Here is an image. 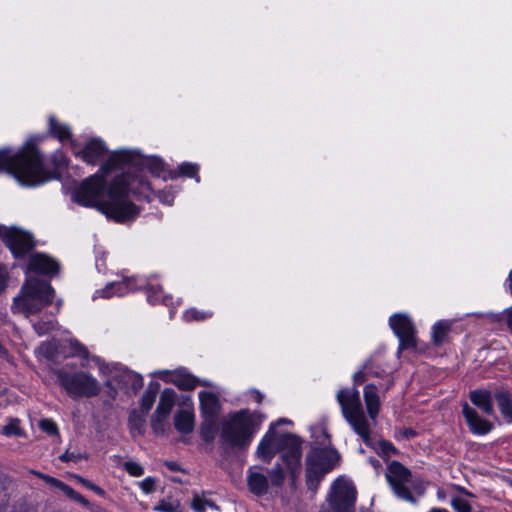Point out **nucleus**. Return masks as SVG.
Returning <instances> with one entry per match:
<instances>
[{
	"label": "nucleus",
	"mask_w": 512,
	"mask_h": 512,
	"mask_svg": "<svg viewBox=\"0 0 512 512\" xmlns=\"http://www.w3.org/2000/svg\"><path fill=\"white\" fill-rule=\"evenodd\" d=\"M107 173L100 169L86 178L74 192L73 200L82 206L97 207L117 222L134 219L139 214V208L130 201L129 196L148 198L150 183L142 175L124 173L113 179L105 197L104 174Z\"/></svg>",
	"instance_id": "1"
},
{
	"label": "nucleus",
	"mask_w": 512,
	"mask_h": 512,
	"mask_svg": "<svg viewBox=\"0 0 512 512\" xmlns=\"http://www.w3.org/2000/svg\"><path fill=\"white\" fill-rule=\"evenodd\" d=\"M0 172H8L22 186L41 185L56 175L45 169L42 157L32 140L17 152L9 149L0 150Z\"/></svg>",
	"instance_id": "2"
},
{
	"label": "nucleus",
	"mask_w": 512,
	"mask_h": 512,
	"mask_svg": "<svg viewBox=\"0 0 512 512\" xmlns=\"http://www.w3.org/2000/svg\"><path fill=\"white\" fill-rule=\"evenodd\" d=\"M301 440L294 434H279L274 430V424H271L269 430L265 433L257 447V456L262 461L270 463L276 453H282V460L286 464L295 478L300 471L302 457Z\"/></svg>",
	"instance_id": "3"
},
{
	"label": "nucleus",
	"mask_w": 512,
	"mask_h": 512,
	"mask_svg": "<svg viewBox=\"0 0 512 512\" xmlns=\"http://www.w3.org/2000/svg\"><path fill=\"white\" fill-rule=\"evenodd\" d=\"M54 296L55 291L49 282L28 277L20 294L14 298L12 311L26 317L37 314L52 303Z\"/></svg>",
	"instance_id": "4"
},
{
	"label": "nucleus",
	"mask_w": 512,
	"mask_h": 512,
	"mask_svg": "<svg viewBox=\"0 0 512 512\" xmlns=\"http://www.w3.org/2000/svg\"><path fill=\"white\" fill-rule=\"evenodd\" d=\"M262 419L248 410L229 414L222 422L221 439L231 447L248 446Z\"/></svg>",
	"instance_id": "5"
},
{
	"label": "nucleus",
	"mask_w": 512,
	"mask_h": 512,
	"mask_svg": "<svg viewBox=\"0 0 512 512\" xmlns=\"http://www.w3.org/2000/svg\"><path fill=\"white\" fill-rule=\"evenodd\" d=\"M336 399L343 417L352 430L366 445H371L370 423L364 412L359 391L355 387L341 389L337 392Z\"/></svg>",
	"instance_id": "6"
},
{
	"label": "nucleus",
	"mask_w": 512,
	"mask_h": 512,
	"mask_svg": "<svg viewBox=\"0 0 512 512\" xmlns=\"http://www.w3.org/2000/svg\"><path fill=\"white\" fill-rule=\"evenodd\" d=\"M147 169L151 174L159 177L164 171V162L156 156H143L134 150L113 151L106 163L101 167L104 172H110L116 168Z\"/></svg>",
	"instance_id": "7"
},
{
	"label": "nucleus",
	"mask_w": 512,
	"mask_h": 512,
	"mask_svg": "<svg viewBox=\"0 0 512 512\" xmlns=\"http://www.w3.org/2000/svg\"><path fill=\"white\" fill-rule=\"evenodd\" d=\"M385 477L394 494L407 502L415 504L416 498L411 490L419 495L423 494L425 486L422 482L414 480L411 471L398 461H392L385 472Z\"/></svg>",
	"instance_id": "8"
},
{
	"label": "nucleus",
	"mask_w": 512,
	"mask_h": 512,
	"mask_svg": "<svg viewBox=\"0 0 512 512\" xmlns=\"http://www.w3.org/2000/svg\"><path fill=\"white\" fill-rule=\"evenodd\" d=\"M55 375L59 385L73 399L94 397L100 392L97 379L86 372L70 373L65 369H58L55 371Z\"/></svg>",
	"instance_id": "9"
},
{
	"label": "nucleus",
	"mask_w": 512,
	"mask_h": 512,
	"mask_svg": "<svg viewBox=\"0 0 512 512\" xmlns=\"http://www.w3.org/2000/svg\"><path fill=\"white\" fill-rule=\"evenodd\" d=\"M340 460L334 448L313 449L307 456L306 483L309 489L316 490L325 474L330 472Z\"/></svg>",
	"instance_id": "10"
},
{
	"label": "nucleus",
	"mask_w": 512,
	"mask_h": 512,
	"mask_svg": "<svg viewBox=\"0 0 512 512\" xmlns=\"http://www.w3.org/2000/svg\"><path fill=\"white\" fill-rule=\"evenodd\" d=\"M356 489L350 481L337 479L319 512H354Z\"/></svg>",
	"instance_id": "11"
},
{
	"label": "nucleus",
	"mask_w": 512,
	"mask_h": 512,
	"mask_svg": "<svg viewBox=\"0 0 512 512\" xmlns=\"http://www.w3.org/2000/svg\"><path fill=\"white\" fill-rule=\"evenodd\" d=\"M71 145L74 155L89 165H96L102 162V166L113 153H108L106 143L100 138H91L84 145L72 141Z\"/></svg>",
	"instance_id": "12"
},
{
	"label": "nucleus",
	"mask_w": 512,
	"mask_h": 512,
	"mask_svg": "<svg viewBox=\"0 0 512 512\" xmlns=\"http://www.w3.org/2000/svg\"><path fill=\"white\" fill-rule=\"evenodd\" d=\"M389 324L399 338L401 349L415 347V327L407 315L394 314L390 317Z\"/></svg>",
	"instance_id": "13"
},
{
	"label": "nucleus",
	"mask_w": 512,
	"mask_h": 512,
	"mask_svg": "<svg viewBox=\"0 0 512 512\" xmlns=\"http://www.w3.org/2000/svg\"><path fill=\"white\" fill-rule=\"evenodd\" d=\"M3 240L15 258L24 257L34 248L31 235L15 228L6 230Z\"/></svg>",
	"instance_id": "14"
},
{
	"label": "nucleus",
	"mask_w": 512,
	"mask_h": 512,
	"mask_svg": "<svg viewBox=\"0 0 512 512\" xmlns=\"http://www.w3.org/2000/svg\"><path fill=\"white\" fill-rule=\"evenodd\" d=\"M141 279L139 278H123L121 281H115L107 284L105 288L96 290L93 299L111 298L112 296H124L137 289H142Z\"/></svg>",
	"instance_id": "15"
},
{
	"label": "nucleus",
	"mask_w": 512,
	"mask_h": 512,
	"mask_svg": "<svg viewBox=\"0 0 512 512\" xmlns=\"http://www.w3.org/2000/svg\"><path fill=\"white\" fill-rule=\"evenodd\" d=\"M369 377L386 378L387 385L385 390H388L393 384V379L390 377L387 369L383 367L382 361L377 357H372L363 366L362 370L354 373L353 381L355 385H360L365 382Z\"/></svg>",
	"instance_id": "16"
},
{
	"label": "nucleus",
	"mask_w": 512,
	"mask_h": 512,
	"mask_svg": "<svg viewBox=\"0 0 512 512\" xmlns=\"http://www.w3.org/2000/svg\"><path fill=\"white\" fill-rule=\"evenodd\" d=\"M462 413L472 434L486 435L493 429V424L482 418L479 413L467 403L462 406Z\"/></svg>",
	"instance_id": "17"
},
{
	"label": "nucleus",
	"mask_w": 512,
	"mask_h": 512,
	"mask_svg": "<svg viewBox=\"0 0 512 512\" xmlns=\"http://www.w3.org/2000/svg\"><path fill=\"white\" fill-rule=\"evenodd\" d=\"M27 269L35 273L53 276L59 271V263L46 254L35 253L29 258Z\"/></svg>",
	"instance_id": "18"
},
{
	"label": "nucleus",
	"mask_w": 512,
	"mask_h": 512,
	"mask_svg": "<svg viewBox=\"0 0 512 512\" xmlns=\"http://www.w3.org/2000/svg\"><path fill=\"white\" fill-rule=\"evenodd\" d=\"M247 485L251 493L262 496L267 493L269 480L261 467H251L248 470Z\"/></svg>",
	"instance_id": "19"
},
{
	"label": "nucleus",
	"mask_w": 512,
	"mask_h": 512,
	"mask_svg": "<svg viewBox=\"0 0 512 512\" xmlns=\"http://www.w3.org/2000/svg\"><path fill=\"white\" fill-rule=\"evenodd\" d=\"M200 412L202 418H218L221 408L216 394L208 391L199 392Z\"/></svg>",
	"instance_id": "20"
},
{
	"label": "nucleus",
	"mask_w": 512,
	"mask_h": 512,
	"mask_svg": "<svg viewBox=\"0 0 512 512\" xmlns=\"http://www.w3.org/2000/svg\"><path fill=\"white\" fill-rule=\"evenodd\" d=\"M470 401L486 415L494 414V393L488 389L472 390L469 394Z\"/></svg>",
	"instance_id": "21"
},
{
	"label": "nucleus",
	"mask_w": 512,
	"mask_h": 512,
	"mask_svg": "<svg viewBox=\"0 0 512 512\" xmlns=\"http://www.w3.org/2000/svg\"><path fill=\"white\" fill-rule=\"evenodd\" d=\"M364 401L367 409V414L371 420H375L379 414L381 402L378 395V388L374 384H368L364 387Z\"/></svg>",
	"instance_id": "22"
},
{
	"label": "nucleus",
	"mask_w": 512,
	"mask_h": 512,
	"mask_svg": "<svg viewBox=\"0 0 512 512\" xmlns=\"http://www.w3.org/2000/svg\"><path fill=\"white\" fill-rule=\"evenodd\" d=\"M494 400L500 410L504 421L512 424V396L504 389H498L494 392Z\"/></svg>",
	"instance_id": "23"
},
{
	"label": "nucleus",
	"mask_w": 512,
	"mask_h": 512,
	"mask_svg": "<svg viewBox=\"0 0 512 512\" xmlns=\"http://www.w3.org/2000/svg\"><path fill=\"white\" fill-rule=\"evenodd\" d=\"M171 381L174 385H176L180 390L183 391L193 390L198 386L199 383V379L187 373L183 369L176 370L171 375Z\"/></svg>",
	"instance_id": "24"
},
{
	"label": "nucleus",
	"mask_w": 512,
	"mask_h": 512,
	"mask_svg": "<svg viewBox=\"0 0 512 512\" xmlns=\"http://www.w3.org/2000/svg\"><path fill=\"white\" fill-rule=\"evenodd\" d=\"M142 288L146 290L147 300L149 303L155 305L158 303H163L166 306L173 305L172 296L171 295H163L162 287L160 286H152L145 283L143 279H141Z\"/></svg>",
	"instance_id": "25"
},
{
	"label": "nucleus",
	"mask_w": 512,
	"mask_h": 512,
	"mask_svg": "<svg viewBox=\"0 0 512 512\" xmlns=\"http://www.w3.org/2000/svg\"><path fill=\"white\" fill-rule=\"evenodd\" d=\"M194 424V414L190 410H180L174 416L175 428L182 434L191 433L194 429Z\"/></svg>",
	"instance_id": "26"
},
{
	"label": "nucleus",
	"mask_w": 512,
	"mask_h": 512,
	"mask_svg": "<svg viewBox=\"0 0 512 512\" xmlns=\"http://www.w3.org/2000/svg\"><path fill=\"white\" fill-rule=\"evenodd\" d=\"M43 481H45L47 484H49L53 487L58 488L70 499H72L76 502H79L84 506L89 505L88 500H86L80 493L75 491L72 487L68 486L64 482H62L54 477H51L49 475L47 477H43Z\"/></svg>",
	"instance_id": "27"
},
{
	"label": "nucleus",
	"mask_w": 512,
	"mask_h": 512,
	"mask_svg": "<svg viewBox=\"0 0 512 512\" xmlns=\"http://www.w3.org/2000/svg\"><path fill=\"white\" fill-rule=\"evenodd\" d=\"M175 392L172 389H164L160 395L159 403L155 410L158 415L169 417L175 403Z\"/></svg>",
	"instance_id": "28"
},
{
	"label": "nucleus",
	"mask_w": 512,
	"mask_h": 512,
	"mask_svg": "<svg viewBox=\"0 0 512 512\" xmlns=\"http://www.w3.org/2000/svg\"><path fill=\"white\" fill-rule=\"evenodd\" d=\"M48 129L50 134L59 141L71 139L70 127L67 124L58 121L54 116L49 117Z\"/></svg>",
	"instance_id": "29"
},
{
	"label": "nucleus",
	"mask_w": 512,
	"mask_h": 512,
	"mask_svg": "<svg viewBox=\"0 0 512 512\" xmlns=\"http://www.w3.org/2000/svg\"><path fill=\"white\" fill-rule=\"evenodd\" d=\"M218 431V418H203V422L200 427V436L207 442H212Z\"/></svg>",
	"instance_id": "30"
},
{
	"label": "nucleus",
	"mask_w": 512,
	"mask_h": 512,
	"mask_svg": "<svg viewBox=\"0 0 512 512\" xmlns=\"http://www.w3.org/2000/svg\"><path fill=\"white\" fill-rule=\"evenodd\" d=\"M191 508L195 512H206L208 509L218 511V506L204 495L195 494L191 501Z\"/></svg>",
	"instance_id": "31"
},
{
	"label": "nucleus",
	"mask_w": 512,
	"mask_h": 512,
	"mask_svg": "<svg viewBox=\"0 0 512 512\" xmlns=\"http://www.w3.org/2000/svg\"><path fill=\"white\" fill-rule=\"evenodd\" d=\"M450 329V324L446 321H438L434 324L432 329V339L434 344L439 345L444 341Z\"/></svg>",
	"instance_id": "32"
},
{
	"label": "nucleus",
	"mask_w": 512,
	"mask_h": 512,
	"mask_svg": "<svg viewBox=\"0 0 512 512\" xmlns=\"http://www.w3.org/2000/svg\"><path fill=\"white\" fill-rule=\"evenodd\" d=\"M57 326V321L53 317H48L47 320H39L33 323L35 332L42 336L53 331Z\"/></svg>",
	"instance_id": "33"
},
{
	"label": "nucleus",
	"mask_w": 512,
	"mask_h": 512,
	"mask_svg": "<svg viewBox=\"0 0 512 512\" xmlns=\"http://www.w3.org/2000/svg\"><path fill=\"white\" fill-rule=\"evenodd\" d=\"M145 426V417L137 411H133L129 416V428L132 433H142Z\"/></svg>",
	"instance_id": "34"
},
{
	"label": "nucleus",
	"mask_w": 512,
	"mask_h": 512,
	"mask_svg": "<svg viewBox=\"0 0 512 512\" xmlns=\"http://www.w3.org/2000/svg\"><path fill=\"white\" fill-rule=\"evenodd\" d=\"M167 419L168 417L158 415V413L154 412L151 418V427L156 435L165 434L168 427Z\"/></svg>",
	"instance_id": "35"
},
{
	"label": "nucleus",
	"mask_w": 512,
	"mask_h": 512,
	"mask_svg": "<svg viewBox=\"0 0 512 512\" xmlns=\"http://www.w3.org/2000/svg\"><path fill=\"white\" fill-rule=\"evenodd\" d=\"M3 435L7 437L22 436L23 430L20 427V421L16 418H11L8 423L2 428Z\"/></svg>",
	"instance_id": "36"
},
{
	"label": "nucleus",
	"mask_w": 512,
	"mask_h": 512,
	"mask_svg": "<svg viewBox=\"0 0 512 512\" xmlns=\"http://www.w3.org/2000/svg\"><path fill=\"white\" fill-rule=\"evenodd\" d=\"M178 171L180 175L195 178L196 182L200 181L198 176L199 166L194 163L185 162L179 165Z\"/></svg>",
	"instance_id": "37"
},
{
	"label": "nucleus",
	"mask_w": 512,
	"mask_h": 512,
	"mask_svg": "<svg viewBox=\"0 0 512 512\" xmlns=\"http://www.w3.org/2000/svg\"><path fill=\"white\" fill-rule=\"evenodd\" d=\"M212 312L210 311H199L196 308L187 309L183 315L186 321H200L210 318Z\"/></svg>",
	"instance_id": "38"
},
{
	"label": "nucleus",
	"mask_w": 512,
	"mask_h": 512,
	"mask_svg": "<svg viewBox=\"0 0 512 512\" xmlns=\"http://www.w3.org/2000/svg\"><path fill=\"white\" fill-rule=\"evenodd\" d=\"M157 391L149 388L141 397V409L146 414L153 406Z\"/></svg>",
	"instance_id": "39"
},
{
	"label": "nucleus",
	"mask_w": 512,
	"mask_h": 512,
	"mask_svg": "<svg viewBox=\"0 0 512 512\" xmlns=\"http://www.w3.org/2000/svg\"><path fill=\"white\" fill-rule=\"evenodd\" d=\"M270 483L272 486L280 487L284 483L285 474L280 465H275L269 471Z\"/></svg>",
	"instance_id": "40"
},
{
	"label": "nucleus",
	"mask_w": 512,
	"mask_h": 512,
	"mask_svg": "<svg viewBox=\"0 0 512 512\" xmlns=\"http://www.w3.org/2000/svg\"><path fill=\"white\" fill-rule=\"evenodd\" d=\"M452 508L457 512H472V508L467 499L461 496H456L450 502Z\"/></svg>",
	"instance_id": "41"
},
{
	"label": "nucleus",
	"mask_w": 512,
	"mask_h": 512,
	"mask_svg": "<svg viewBox=\"0 0 512 512\" xmlns=\"http://www.w3.org/2000/svg\"><path fill=\"white\" fill-rule=\"evenodd\" d=\"M123 466H124L125 470L128 472V474L133 477H140L144 474L143 467L137 462L126 461L123 464Z\"/></svg>",
	"instance_id": "42"
},
{
	"label": "nucleus",
	"mask_w": 512,
	"mask_h": 512,
	"mask_svg": "<svg viewBox=\"0 0 512 512\" xmlns=\"http://www.w3.org/2000/svg\"><path fill=\"white\" fill-rule=\"evenodd\" d=\"M39 427L48 435H58V426L52 419L41 420Z\"/></svg>",
	"instance_id": "43"
},
{
	"label": "nucleus",
	"mask_w": 512,
	"mask_h": 512,
	"mask_svg": "<svg viewBox=\"0 0 512 512\" xmlns=\"http://www.w3.org/2000/svg\"><path fill=\"white\" fill-rule=\"evenodd\" d=\"M318 432L320 435L317 436L315 440V443L318 445V447H315L314 449L332 448L330 443V436L327 434V432L324 429H320Z\"/></svg>",
	"instance_id": "44"
},
{
	"label": "nucleus",
	"mask_w": 512,
	"mask_h": 512,
	"mask_svg": "<svg viewBox=\"0 0 512 512\" xmlns=\"http://www.w3.org/2000/svg\"><path fill=\"white\" fill-rule=\"evenodd\" d=\"M180 505L176 502L162 501L155 510L160 512H179Z\"/></svg>",
	"instance_id": "45"
},
{
	"label": "nucleus",
	"mask_w": 512,
	"mask_h": 512,
	"mask_svg": "<svg viewBox=\"0 0 512 512\" xmlns=\"http://www.w3.org/2000/svg\"><path fill=\"white\" fill-rule=\"evenodd\" d=\"M140 488L145 493H151L155 489V480L152 477H147L140 482Z\"/></svg>",
	"instance_id": "46"
},
{
	"label": "nucleus",
	"mask_w": 512,
	"mask_h": 512,
	"mask_svg": "<svg viewBox=\"0 0 512 512\" xmlns=\"http://www.w3.org/2000/svg\"><path fill=\"white\" fill-rule=\"evenodd\" d=\"M127 376L133 380L132 387L134 389H140L143 386V379L140 375L129 371L127 373Z\"/></svg>",
	"instance_id": "47"
},
{
	"label": "nucleus",
	"mask_w": 512,
	"mask_h": 512,
	"mask_svg": "<svg viewBox=\"0 0 512 512\" xmlns=\"http://www.w3.org/2000/svg\"><path fill=\"white\" fill-rule=\"evenodd\" d=\"M79 481L85 485L87 488L93 490L94 492H96L98 495H104V490L102 488H100L99 486L95 485L94 483H92L91 481L89 480H86L84 478H79Z\"/></svg>",
	"instance_id": "48"
},
{
	"label": "nucleus",
	"mask_w": 512,
	"mask_h": 512,
	"mask_svg": "<svg viewBox=\"0 0 512 512\" xmlns=\"http://www.w3.org/2000/svg\"><path fill=\"white\" fill-rule=\"evenodd\" d=\"M72 347L74 348L75 353L77 355H79L81 357H84V358L88 357L87 349L82 344H80L79 342L75 341L74 343H72Z\"/></svg>",
	"instance_id": "49"
},
{
	"label": "nucleus",
	"mask_w": 512,
	"mask_h": 512,
	"mask_svg": "<svg viewBox=\"0 0 512 512\" xmlns=\"http://www.w3.org/2000/svg\"><path fill=\"white\" fill-rule=\"evenodd\" d=\"M59 459L62 462H69V461H77L78 457L74 453H70V452L66 451L65 453H63L62 455L59 456Z\"/></svg>",
	"instance_id": "50"
},
{
	"label": "nucleus",
	"mask_w": 512,
	"mask_h": 512,
	"mask_svg": "<svg viewBox=\"0 0 512 512\" xmlns=\"http://www.w3.org/2000/svg\"><path fill=\"white\" fill-rule=\"evenodd\" d=\"M251 394H252V397L258 402V403H261L262 400H263V397L264 395L258 391V390H253L251 391Z\"/></svg>",
	"instance_id": "51"
},
{
	"label": "nucleus",
	"mask_w": 512,
	"mask_h": 512,
	"mask_svg": "<svg viewBox=\"0 0 512 512\" xmlns=\"http://www.w3.org/2000/svg\"><path fill=\"white\" fill-rule=\"evenodd\" d=\"M507 325L510 332L512 333V307L508 310L507 313Z\"/></svg>",
	"instance_id": "52"
},
{
	"label": "nucleus",
	"mask_w": 512,
	"mask_h": 512,
	"mask_svg": "<svg viewBox=\"0 0 512 512\" xmlns=\"http://www.w3.org/2000/svg\"><path fill=\"white\" fill-rule=\"evenodd\" d=\"M30 473L35 475V476H37V477H39L42 480H43V477H47L48 476V475L43 474V473H41L39 471H36V470H31Z\"/></svg>",
	"instance_id": "53"
},
{
	"label": "nucleus",
	"mask_w": 512,
	"mask_h": 512,
	"mask_svg": "<svg viewBox=\"0 0 512 512\" xmlns=\"http://www.w3.org/2000/svg\"><path fill=\"white\" fill-rule=\"evenodd\" d=\"M282 423H288V424H290V423H291V421H290V420H288V419H286V418H281V419H279L276 423H273V424H274V428H275L277 425L282 424Z\"/></svg>",
	"instance_id": "54"
},
{
	"label": "nucleus",
	"mask_w": 512,
	"mask_h": 512,
	"mask_svg": "<svg viewBox=\"0 0 512 512\" xmlns=\"http://www.w3.org/2000/svg\"><path fill=\"white\" fill-rule=\"evenodd\" d=\"M507 281L509 282V291L512 294V269L509 272Z\"/></svg>",
	"instance_id": "55"
},
{
	"label": "nucleus",
	"mask_w": 512,
	"mask_h": 512,
	"mask_svg": "<svg viewBox=\"0 0 512 512\" xmlns=\"http://www.w3.org/2000/svg\"><path fill=\"white\" fill-rule=\"evenodd\" d=\"M429 512H449V511H447L446 509H442V508H433Z\"/></svg>",
	"instance_id": "56"
},
{
	"label": "nucleus",
	"mask_w": 512,
	"mask_h": 512,
	"mask_svg": "<svg viewBox=\"0 0 512 512\" xmlns=\"http://www.w3.org/2000/svg\"><path fill=\"white\" fill-rule=\"evenodd\" d=\"M198 385H202V386H210V382H209V381H207V380H203V381H200V380H199Z\"/></svg>",
	"instance_id": "57"
},
{
	"label": "nucleus",
	"mask_w": 512,
	"mask_h": 512,
	"mask_svg": "<svg viewBox=\"0 0 512 512\" xmlns=\"http://www.w3.org/2000/svg\"><path fill=\"white\" fill-rule=\"evenodd\" d=\"M167 466H168L171 470H176V463H169V464H167Z\"/></svg>",
	"instance_id": "58"
},
{
	"label": "nucleus",
	"mask_w": 512,
	"mask_h": 512,
	"mask_svg": "<svg viewBox=\"0 0 512 512\" xmlns=\"http://www.w3.org/2000/svg\"><path fill=\"white\" fill-rule=\"evenodd\" d=\"M56 305H57V309H56V310H57V312H59L60 307H61V305H62V300H58V301H57V303H56Z\"/></svg>",
	"instance_id": "59"
},
{
	"label": "nucleus",
	"mask_w": 512,
	"mask_h": 512,
	"mask_svg": "<svg viewBox=\"0 0 512 512\" xmlns=\"http://www.w3.org/2000/svg\"><path fill=\"white\" fill-rule=\"evenodd\" d=\"M385 448L387 450H390V449H394L393 446L391 444H385Z\"/></svg>",
	"instance_id": "60"
},
{
	"label": "nucleus",
	"mask_w": 512,
	"mask_h": 512,
	"mask_svg": "<svg viewBox=\"0 0 512 512\" xmlns=\"http://www.w3.org/2000/svg\"><path fill=\"white\" fill-rule=\"evenodd\" d=\"M162 374L168 375V374H169V372H168V371H162V372H159V375H160V377H161V378H163V377H162Z\"/></svg>",
	"instance_id": "61"
},
{
	"label": "nucleus",
	"mask_w": 512,
	"mask_h": 512,
	"mask_svg": "<svg viewBox=\"0 0 512 512\" xmlns=\"http://www.w3.org/2000/svg\"><path fill=\"white\" fill-rule=\"evenodd\" d=\"M4 352H5V350H4L3 346H2V344L0 343V354H3Z\"/></svg>",
	"instance_id": "62"
}]
</instances>
